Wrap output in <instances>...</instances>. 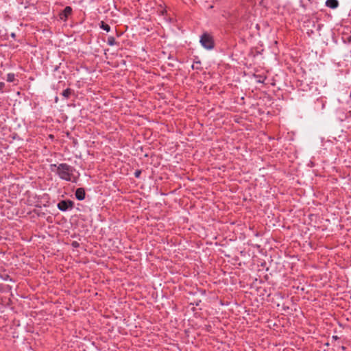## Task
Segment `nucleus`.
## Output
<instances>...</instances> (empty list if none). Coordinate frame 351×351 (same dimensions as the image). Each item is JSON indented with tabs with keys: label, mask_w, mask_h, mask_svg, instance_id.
<instances>
[{
	"label": "nucleus",
	"mask_w": 351,
	"mask_h": 351,
	"mask_svg": "<svg viewBox=\"0 0 351 351\" xmlns=\"http://www.w3.org/2000/svg\"><path fill=\"white\" fill-rule=\"evenodd\" d=\"M51 171L55 173L61 180L70 182L75 171L74 167L66 164H51L49 166Z\"/></svg>",
	"instance_id": "obj_1"
},
{
	"label": "nucleus",
	"mask_w": 351,
	"mask_h": 351,
	"mask_svg": "<svg viewBox=\"0 0 351 351\" xmlns=\"http://www.w3.org/2000/svg\"><path fill=\"white\" fill-rule=\"evenodd\" d=\"M200 43L206 49H211L213 48V40L212 37L207 34H204L200 38Z\"/></svg>",
	"instance_id": "obj_2"
},
{
	"label": "nucleus",
	"mask_w": 351,
	"mask_h": 351,
	"mask_svg": "<svg viewBox=\"0 0 351 351\" xmlns=\"http://www.w3.org/2000/svg\"><path fill=\"white\" fill-rule=\"evenodd\" d=\"M74 203L71 200H61L58 203L57 207L60 210L65 212L69 209H71Z\"/></svg>",
	"instance_id": "obj_3"
},
{
	"label": "nucleus",
	"mask_w": 351,
	"mask_h": 351,
	"mask_svg": "<svg viewBox=\"0 0 351 351\" xmlns=\"http://www.w3.org/2000/svg\"><path fill=\"white\" fill-rule=\"evenodd\" d=\"M75 197L77 199L82 201L84 200L85 198V191L83 188H78L75 191Z\"/></svg>",
	"instance_id": "obj_4"
},
{
	"label": "nucleus",
	"mask_w": 351,
	"mask_h": 351,
	"mask_svg": "<svg viewBox=\"0 0 351 351\" xmlns=\"http://www.w3.org/2000/svg\"><path fill=\"white\" fill-rule=\"evenodd\" d=\"M72 12V8L69 6H67L64 8L63 13L60 14V19L63 20H66L67 16L70 15Z\"/></svg>",
	"instance_id": "obj_5"
},
{
	"label": "nucleus",
	"mask_w": 351,
	"mask_h": 351,
	"mask_svg": "<svg viewBox=\"0 0 351 351\" xmlns=\"http://www.w3.org/2000/svg\"><path fill=\"white\" fill-rule=\"evenodd\" d=\"M326 6L335 9L338 7L339 3L337 0H327L326 2Z\"/></svg>",
	"instance_id": "obj_6"
},
{
	"label": "nucleus",
	"mask_w": 351,
	"mask_h": 351,
	"mask_svg": "<svg viewBox=\"0 0 351 351\" xmlns=\"http://www.w3.org/2000/svg\"><path fill=\"white\" fill-rule=\"evenodd\" d=\"M71 95V89H64L63 92L62 93V95L65 98L67 99L69 97V96Z\"/></svg>",
	"instance_id": "obj_7"
},
{
	"label": "nucleus",
	"mask_w": 351,
	"mask_h": 351,
	"mask_svg": "<svg viewBox=\"0 0 351 351\" xmlns=\"http://www.w3.org/2000/svg\"><path fill=\"white\" fill-rule=\"evenodd\" d=\"M100 27L104 30H106V32H109L110 30V27L109 26V25L105 23L103 21L101 22Z\"/></svg>",
	"instance_id": "obj_8"
},
{
	"label": "nucleus",
	"mask_w": 351,
	"mask_h": 351,
	"mask_svg": "<svg viewBox=\"0 0 351 351\" xmlns=\"http://www.w3.org/2000/svg\"><path fill=\"white\" fill-rule=\"evenodd\" d=\"M116 43L115 42V39L114 37L112 36H110L108 38V44L110 45V46H112L114 45V44Z\"/></svg>",
	"instance_id": "obj_9"
},
{
	"label": "nucleus",
	"mask_w": 351,
	"mask_h": 351,
	"mask_svg": "<svg viewBox=\"0 0 351 351\" xmlns=\"http://www.w3.org/2000/svg\"><path fill=\"white\" fill-rule=\"evenodd\" d=\"M15 75L13 73H8L7 75V81L8 82H13L14 80Z\"/></svg>",
	"instance_id": "obj_10"
},
{
	"label": "nucleus",
	"mask_w": 351,
	"mask_h": 351,
	"mask_svg": "<svg viewBox=\"0 0 351 351\" xmlns=\"http://www.w3.org/2000/svg\"><path fill=\"white\" fill-rule=\"evenodd\" d=\"M141 172L139 170L135 171L134 175L136 178H138L141 175Z\"/></svg>",
	"instance_id": "obj_11"
},
{
	"label": "nucleus",
	"mask_w": 351,
	"mask_h": 351,
	"mask_svg": "<svg viewBox=\"0 0 351 351\" xmlns=\"http://www.w3.org/2000/svg\"><path fill=\"white\" fill-rule=\"evenodd\" d=\"M332 338L333 339H335V340H337V339H339V337H338L337 336H336V335H333V336L332 337Z\"/></svg>",
	"instance_id": "obj_12"
},
{
	"label": "nucleus",
	"mask_w": 351,
	"mask_h": 351,
	"mask_svg": "<svg viewBox=\"0 0 351 351\" xmlns=\"http://www.w3.org/2000/svg\"><path fill=\"white\" fill-rule=\"evenodd\" d=\"M341 348H342L343 350H344L346 349L344 346H342Z\"/></svg>",
	"instance_id": "obj_13"
},
{
	"label": "nucleus",
	"mask_w": 351,
	"mask_h": 351,
	"mask_svg": "<svg viewBox=\"0 0 351 351\" xmlns=\"http://www.w3.org/2000/svg\"><path fill=\"white\" fill-rule=\"evenodd\" d=\"M350 98H351V92H350Z\"/></svg>",
	"instance_id": "obj_14"
}]
</instances>
